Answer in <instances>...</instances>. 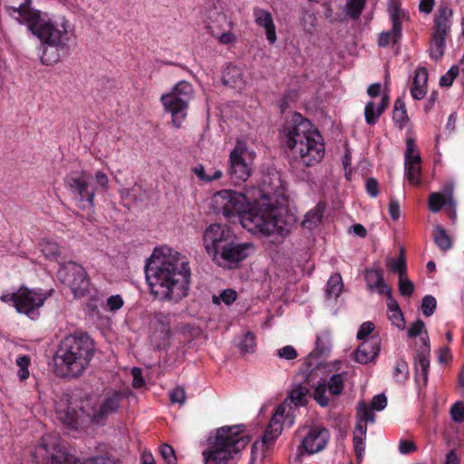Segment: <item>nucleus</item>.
Here are the masks:
<instances>
[{
	"mask_svg": "<svg viewBox=\"0 0 464 464\" xmlns=\"http://www.w3.org/2000/svg\"><path fill=\"white\" fill-rule=\"evenodd\" d=\"M399 31H396L394 24H392V30L388 32H382L380 34L378 44L382 47L387 46L390 43H397L401 36V25H399Z\"/></svg>",
	"mask_w": 464,
	"mask_h": 464,
	"instance_id": "e433bc0d",
	"label": "nucleus"
},
{
	"mask_svg": "<svg viewBox=\"0 0 464 464\" xmlns=\"http://www.w3.org/2000/svg\"><path fill=\"white\" fill-rule=\"evenodd\" d=\"M233 239L234 234L230 227L218 223L211 224L205 230L203 236L206 250L210 256H213Z\"/></svg>",
	"mask_w": 464,
	"mask_h": 464,
	"instance_id": "6ab92c4d",
	"label": "nucleus"
},
{
	"mask_svg": "<svg viewBox=\"0 0 464 464\" xmlns=\"http://www.w3.org/2000/svg\"><path fill=\"white\" fill-rule=\"evenodd\" d=\"M242 433L240 425L218 429L214 443L202 453L204 464H228L233 454L241 451L249 442V438Z\"/></svg>",
	"mask_w": 464,
	"mask_h": 464,
	"instance_id": "0eeeda50",
	"label": "nucleus"
},
{
	"mask_svg": "<svg viewBox=\"0 0 464 464\" xmlns=\"http://www.w3.org/2000/svg\"><path fill=\"white\" fill-rule=\"evenodd\" d=\"M30 2L31 0H25L18 7H9V14L20 24H27L28 29L42 43L54 47L57 51L67 50L75 37L73 26L69 20L63 15L51 18L42 16L39 12L30 8Z\"/></svg>",
	"mask_w": 464,
	"mask_h": 464,
	"instance_id": "7ed1b4c3",
	"label": "nucleus"
},
{
	"mask_svg": "<svg viewBox=\"0 0 464 464\" xmlns=\"http://www.w3.org/2000/svg\"><path fill=\"white\" fill-rule=\"evenodd\" d=\"M149 325L159 339L165 341L170 334L169 314L162 312H155L149 315Z\"/></svg>",
	"mask_w": 464,
	"mask_h": 464,
	"instance_id": "5701e85b",
	"label": "nucleus"
},
{
	"mask_svg": "<svg viewBox=\"0 0 464 464\" xmlns=\"http://www.w3.org/2000/svg\"><path fill=\"white\" fill-rule=\"evenodd\" d=\"M373 410L382 411L387 406V398L383 393L374 396L370 405Z\"/></svg>",
	"mask_w": 464,
	"mask_h": 464,
	"instance_id": "052dcab7",
	"label": "nucleus"
},
{
	"mask_svg": "<svg viewBox=\"0 0 464 464\" xmlns=\"http://www.w3.org/2000/svg\"><path fill=\"white\" fill-rule=\"evenodd\" d=\"M330 349L329 339L327 335L317 336L315 342V351L319 354H324Z\"/></svg>",
	"mask_w": 464,
	"mask_h": 464,
	"instance_id": "4d7b16f0",
	"label": "nucleus"
},
{
	"mask_svg": "<svg viewBox=\"0 0 464 464\" xmlns=\"http://www.w3.org/2000/svg\"><path fill=\"white\" fill-rule=\"evenodd\" d=\"M172 403H179L183 405L186 401V392L182 387H177L169 394Z\"/></svg>",
	"mask_w": 464,
	"mask_h": 464,
	"instance_id": "5fc2aeb1",
	"label": "nucleus"
},
{
	"mask_svg": "<svg viewBox=\"0 0 464 464\" xmlns=\"http://www.w3.org/2000/svg\"><path fill=\"white\" fill-rule=\"evenodd\" d=\"M428 70L419 67L415 71L411 93L413 99L421 100L427 93Z\"/></svg>",
	"mask_w": 464,
	"mask_h": 464,
	"instance_id": "a878e982",
	"label": "nucleus"
},
{
	"mask_svg": "<svg viewBox=\"0 0 464 464\" xmlns=\"http://www.w3.org/2000/svg\"><path fill=\"white\" fill-rule=\"evenodd\" d=\"M450 414L454 422L460 423L464 421V403L456 401L450 410Z\"/></svg>",
	"mask_w": 464,
	"mask_h": 464,
	"instance_id": "de8ad7c7",
	"label": "nucleus"
},
{
	"mask_svg": "<svg viewBox=\"0 0 464 464\" xmlns=\"http://www.w3.org/2000/svg\"><path fill=\"white\" fill-rule=\"evenodd\" d=\"M192 172L198 178L199 180L204 182H211L218 180L222 177V171L219 169H210L209 172H206L203 165L199 164L192 169Z\"/></svg>",
	"mask_w": 464,
	"mask_h": 464,
	"instance_id": "c9c22d12",
	"label": "nucleus"
},
{
	"mask_svg": "<svg viewBox=\"0 0 464 464\" xmlns=\"http://www.w3.org/2000/svg\"><path fill=\"white\" fill-rule=\"evenodd\" d=\"M346 375L347 373L343 372L333 374L327 382H317L314 391V401L322 407L328 406L330 401L326 395V391L333 396L341 395L344 388Z\"/></svg>",
	"mask_w": 464,
	"mask_h": 464,
	"instance_id": "aec40b11",
	"label": "nucleus"
},
{
	"mask_svg": "<svg viewBox=\"0 0 464 464\" xmlns=\"http://www.w3.org/2000/svg\"><path fill=\"white\" fill-rule=\"evenodd\" d=\"M325 210V205L323 202L316 204L314 208L310 209L304 218L302 226L304 228L312 230L322 222V218Z\"/></svg>",
	"mask_w": 464,
	"mask_h": 464,
	"instance_id": "c756f323",
	"label": "nucleus"
},
{
	"mask_svg": "<svg viewBox=\"0 0 464 464\" xmlns=\"http://www.w3.org/2000/svg\"><path fill=\"white\" fill-rule=\"evenodd\" d=\"M453 11L445 4L439 5L434 17V31L430 47V55L439 60L444 54L446 36L452 25Z\"/></svg>",
	"mask_w": 464,
	"mask_h": 464,
	"instance_id": "9b49d317",
	"label": "nucleus"
},
{
	"mask_svg": "<svg viewBox=\"0 0 464 464\" xmlns=\"http://www.w3.org/2000/svg\"><path fill=\"white\" fill-rule=\"evenodd\" d=\"M308 389L296 385L283 403L277 406L263 436L265 444H272L281 434L284 426L292 427L295 423V411L298 406L307 402Z\"/></svg>",
	"mask_w": 464,
	"mask_h": 464,
	"instance_id": "6e6552de",
	"label": "nucleus"
},
{
	"mask_svg": "<svg viewBox=\"0 0 464 464\" xmlns=\"http://www.w3.org/2000/svg\"><path fill=\"white\" fill-rule=\"evenodd\" d=\"M409 377V367L405 360L400 359L396 362L393 378L397 382H404Z\"/></svg>",
	"mask_w": 464,
	"mask_h": 464,
	"instance_id": "ea45409f",
	"label": "nucleus"
},
{
	"mask_svg": "<svg viewBox=\"0 0 464 464\" xmlns=\"http://www.w3.org/2000/svg\"><path fill=\"white\" fill-rule=\"evenodd\" d=\"M31 363V359L27 355L19 356L16 359V365L19 367L18 377L20 381H25L29 377L28 367Z\"/></svg>",
	"mask_w": 464,
	"mask_h": 464,
	"instance_id": "37998d69",
	"label": "nucleus"
},
{
	"mask_svg": "<svg viewBox=\"0 0 464 464\" xmlns=\"http://www.w3.org/2000/svg\"><path fill=\"white\" fill-rule=\"evenodd\" d=\"M366 0H348L346 4V12L349 16L357 19L364 7Z\"/></svg>",
	"mask_w": 464,
	"mask_h": 464,
	"instance_id": "79ce46f5",
	"label": "nucleus"
},
{
	"mask_svg": "<svg viewBox=\"0 0 464 464\" xmlns=\"http://www.w3.org/2000/svg\"><path fill=\"white\" fill-rule=\"evenodd\" d=\"M446 204H453L451 191H450L446 196L438 192H433L430 194L428 205L429 209L431 212H439Z\"/></svg>",
	"mask_w": 464,
	"mask_h": 464,
	"instance_id": "2f4dec72",
	"label": "nucleus"
},
{
	"mask_svg": "<svg viewBox=\"0 0 464 464\" xmlns=\"http://www.w3.org/2000/svg\"><path fill=\"white\" fill-rule=\"evenodd\" d=\"M204 22L207 30L218 44L228 45L237 42V35L233 32L234 24L220 8L214 5L208 9Z\"/></svg>",
	"mask_w": 464,
	"mask_h": 464,
	"instance_id": "9d476101",
	"label": "nucleus"
},
{
	"mask_svg": "<svg viewBox=\"0 0 464 464\" xmlns=\"http://www.w3.org/2000/svg\"><path fill=\"white\" fill-rule=\"evenodd\" d=\"M33 456L38 464H86L59 444L47 441L45 438L35 447Z\"/></svg>",
	"mask_w": 464,
	"mask_h": 464,
	"instance_id": "2eb2a0df",
	"label": "nucleus"
},
{
	"mask_svg": "<svg viewBox=\"0 0 464 464\" xmlns=\"http://www.w3.org/2000/svg\"><path fill=\"white\" fill-rule=\"evenodd\" d=\"M60 60L59 54L53 53L52 55L49 54L48 51L45 50L41 56V62L43 64L45 65H52L56 63Z\"/></svg>",
	"mask_w": 464,
	"mask_h": 464,
	"instance_id": "338daca9",
	"label": "nucleus"
},
{
	"mask_svg": "<svg viewBox=\"0 0 464 464\" xmlns=\"http://www.w3.org/2000/svg\"><path fill=\"white\" fill-rule=\"evenodd\" d=\"M193 96V87L187 81L179 82L169 93L160 97L166 111L172 117V124L179 129L187 117L188 103Z\"/></svg>",
	"mask_w": 464,
	"mask_h": 464,
	"instance_id": "1a4fd4ad",
	"label": "nucleus"
},
{
	"mask_svg": "<svg viewBox=\"0 0 464 464\" xmlns=\"http://www.w3.org/2000/svg\"><path fill=\"white\" fill-rule=\"evenodd\" d=\"M343 284L339 274L331 276L327 282L325 295L329 299H336L343 291Z\"/></svg>",
	"mask_w": 464,
	"mask_h": 464,
	"instance_id": "72a5a7b5",
	"label": "nucleus"
},
{
	"mask_svg": "<svg viewBox=\"0 0 464 464\" xmlns=\"http://www.w3.org/2000/svg\"><path fill=\"white\" fill-rule=\"evenodd\" d=\"M64 184L78 208L93 209L94 197L99 191L108 189L109 179L102 170L96 171L94 176L87 171L72 172L64 178Z\"/></svg>",
	"mask_w": 464,
	"mask_h": 464,
	"instance_id": "423d86ee",
	"label": "nucleus"
},
{
	"mask_svg": "<svg viewBox=\"0 0 464 464\" xmlns=\"http://www.w3.org/2000/svg\"><path fill=\"white\" fill-rule=\"evenodd\" d=\"M389 11H390L392 22V24H394L396 31L398 32L399 25H401V21H400L401 9H400L399 3L397 1L391 0V2L389 4Z\"/></svg>",
	"mask_w": 464,
	"mask_h": 464,
	"instance_id": "8fccbe9b",
	"label": "nucleus"
},
{
	"mask_svg": "<svg viewBox=\"0 0 464 464\" xmlns=\"http://www.w3.org/2000/svg\"><path fill=\"white\" fill-rule=\"evenodd\" d=\"M389 213L393 220H398L401 215L400 205L398 201L391 199L389 204Z\"/></svg>",
	"mask_w": 464,
	"mask_h": 464,
	"instance_id": "774afa93",
	"label": "nucleus"
},
{
	"mask_svg": "<svg viewBox=\"0 0 464 464\" xmlns=\"http://www.w3.org/2000/svg\"><path fill=\"white\" fill-rule=\"evenodd\" d=\"M399 291L404 296H411L414 291L413 283L407 278L406 275L399 277Z\"/></svg>",
	"mask_w": 464,
	"mask_h": 464,
	"instance_id": "3c124183",
	"label": "nucleus"
},
{
	"mask_svg": "<svg viewBox=\"0 0 464 464\" xmlns=\"http://www.w3.org/2000/svg\"><path fill=\"white\" fill-rule=\"evenodd\" d=\"M298 432L302 435V440L298 454L295 458L296 462L304 453L312 455L324 450L330 439L329 430L322 425L303 426L299 428Z\"/></svg>",
	"mask_w": 464,
	"mask_h": 464,
	"instance_id": "ddd939ff",
	"label": "nucleus"
},
{
	"mask_svg": "<svg viewBox=\"0 0 464 464\" xmlns=\"http://www.w3.org/2000/svg\"><path fill=\"white\" fill-rule=\"evenodd\" d=\"M380 353V342L372 338L362 342L354 353V360L362 364H366L374 360Z\"/></svg>",
	"mask_w": 464,
	"mask_h": 464,
	"instance_id": "b1692460",
	"label": "nucleus"
},
{
	"mask_svg": "<svg viewBox=\"0 0 464 464\" xmlns=\"http://www.w3.org/2000/svg\"><path fill=\"white\" fill-rule=\"evenodd\" d=\"M160 452L167 464H177V457L172 447L163 444L160 449Z\"/></svg>",
	"mask_w": 464,
	"mask_h": 464,
	"instance_id": "603ef678",
	"label": "nucleus"
},
{
	"mask_svg": "<svg viewBox=\"0 0 464 464\" xmlns=\"http://www.w3.org/2000/svg\"><path fill=\"white\" fill-rule=\"evenodd\" d=\"M42 253L47 258H56L60 256V246L58 244L51 239H43L39 243Z\"/></svg>",
	"mask_w": 464,
	"mask_h": 464,
	"instance_id": "4c0bfd02",
	"label": "nucleus"
},
{
	"mask_svg": "<svg viewBox=\"0 0 464 464\" xmlns=\"http://www.w3.org/2000/svg\"><path fill=\"white\" fill-rule=\"evenodd\" d=\"M131 375L133 377L132 386L134 388H140L144 385V379L142 377V372L140 368L134 367L131 370Z\"/></svg>",
	"mask_w": 464,
	"mask_h": 464,
	"instance_id": "0e129e2a",
	"label": "nucleus"
},
{
	"mask_svg": "<svg viewBox=\"0 0 464 464\" xmlns=\"http://www.w3.org/2000/svg\"><path fill=\"white\" fill-rule=\"evenodd\" d=\"M150 292L163 301L179 302L188 293L191 271L186 256L177 251H154L145 266Z\"/></svg>",
	"mask_w": 464,
	"mask_h": 464,
	"instance_id": "f03ea898",
	"label": "nucleus"
},
{
	"mask_svg": "<svg viewBox=\"0 0 464 464\" xmlns=\"http://www.w3.org/2000/svg\"><path fill=\"white\" fill-rule=\"evenodd\" d=\"M389 268L397 273L399 277L406 275V260L403 256V252H401V256L398 258H391L387 262Z\"/></svg>",
	"mask_w": 464,
	"mask_h": 464,
	"instance_id": "58836bf2",
	"label": "nucleus"
},
{
	"mask_svg": "<svg viewBox=\"0 0 464 464\" xmlns=\"http://www.w3.org/2000/svg\"><path fill=\"white\" fill-rule=\"evenodd\" d=\"M58 277L62 283L71 288L74 297L81 298L85 295L89 286V280L84 268L75 263L68 262L61 266Z\"/></svg>",
	"mask_w": 464,
	"mask_h": 464,
	"instance_id": "f3484780",
	"label": "nucleus"
},
{
	"mask_svg": "<svg viewBox=\"0 0 464 464\" xmlns=\"http://www.w3.org/2000/svg\"><path fill=\"white\" fill-rule=\"evenodd\" d=\"M252 154L248 151L247 146L244 141L237 140L234 149L230 151L228 160L227 173L230 179L235 184L245 182L251 175Z\"/></svg>",
	"mask_w": 464,
	"mask_h": 464,
	"instance_id": "4468645a",
	"label": "nucleus"
},
{
	"mask_svg": "<svg viewBox=\"0 0 464 464\" xmlns=\"http://www.w3.org/2000/svg\"><path fill=\"white\" fill-rule=\"evenodd\" d=\"M239 348L244 353H253L256 348V337L251 332H247L239 343Z\"/></svg>",
	"mask_w": 464,
	"mask_h": 464,
	"instance_id": "a18cd8bd",
	"label": "nucleus"
},
{
	"mask_svg": "<svg viewBox=\"0 0 464 464\" xmlns=\"http://www.w3.org/2000/svg\"><path fill=\"white\" fill-rule=\"evenodd\" d=\"M437 307L436 299L432 295H425L421 302V311L425 316H430L434 314Z\"/></svg>",
	"mask_w": 464,
	"mask_h": 464,
	"instance_id": "c03bdc74",
	"label": "nucleus"
},
{
	"mask_svg": "<svg viewBox=\"0 0 464 464\" xmlns=\"http://www.w3.org/2000/svg\"><path fill=\"white\" fill-rule=\"evenodd\" d=\"M123 399V392L111 391L104 395V398L100 403H92L91 401L87 400L85 404L82 405L81 411L89 418L91 422L102 424L110 414L118 411Z\"/></svg>",
	"mask_w": 464,
	"mask_h": 464,
	"instance_id": "f8f14e48",
	"label": "nucleus"
},
{
	"mask_svg": "<svg viewBox=\"0 0 464 464\" xmlns=\"http://www.w3.org/2000/svg\"><path fill=\"white\" fill-rule=\"evenodd\" d=\"M372 408L368 406L365 402L361 401L357 407V418L361 420V421L364 422H374L375 415L372 412Z\"/></svg>",
	"mask_w": 464,
	"mask_h": 464,
	"instance_id": "a19ab883",
	"label": "nucleus"
},
{
	"mask_svg": "<svg viewBox=\"0 0 464 464\" xmlns=\"http://www.w3.org/2000/svg\"><path fill=\"white\" fill-rule=\"evenodd\" d=\"M433 239L436 246L442 251H447L452 246V240L450 237L440 225L435 227Z\"/></svg>",
	"mask_w": 464,
	"mask_h": 464,
	"instance_id": "f704fd0d",
	"label": "nucleus"
},
{
	"mask_svg": "<svg viewBox=\"0 0 464 464\" xmlns=\"http://www.w3.org/2000/svg\"><path fill=\"white\" fill-rule=\"evenodd\" d=\"M364 277L368 288L377 290L380 295H383L390 287L385 284L382 271L378 269H367Z\"/></svg>",
	"mask_w": 464,
	"mask_h": 464,
	"instance_id": "7c9ffc66",
	"label": "nucleus"
},
{
	"mask_svg": "<svg viewBox=\"0 0 464 464\" xmlns=\"http://www.w3.org/2000/svg\"><path fill=\"white\" fill-rule=\"evenodd\" d=\"M365 187H366V190H367L368 194L371 197H372V198L377 197V195L379 194V189H378L379 184L375 179H373V178L367 179Z\"/></svg>",
	"mask_w": 464,
	"mask_h": 464,
	"instance_id": "e2e57ef3",
	"label": "nucleus"
},
{
	"mask_svg": "<svg viewBox=\"0 0 464 464\" xmlns=\"http://www.w3.org/2000/svg\"><path fill=\"white\" fill-rule=\"evenodd\" d=\"M223 82L233 89L242 90L246 81L242 70L236 65H229L223 72Z\"/></svg>",
	"mask_w": 464,
	"mask_h": 464,
	"instance_id": "bb28decb",
	"label": "nucleus"
},
{
	"mask_svg": "<svg viewBox=\"0 0 464 464\" xmlns=\"http://www.w3.org/2000/svg\"><path fill=\"white\" fill-rule=\"evenodd\" d=\"M94 343L83 333H75L64 337L54 355V365L58 374L78 377L82 374L94 354Z\"/></svg>",
	"mask_w": 464,
	"mask_h": 464,
	"instance_id": "39448f33",
	"label": "nucleus"
},
{
	"mask_svg": "<svg viewBox=\"0 0 464 464\" xmlns=\"http://www.w3.org/2000/svg\"><path fill=\"white\" fill-rule=\"evenodd\" d=\"M421 341L423 343V346L417 353L415 357V373L416 376L421 372L423 376V381L427 382L429 368H430V341L429 337L426 334V337H422Z\"/></svg>",
	"mask_w": 464,
	"mask_h": 464,
	"instance_id": "393cba45",
	"label": "nucleus"
},
{
	"mask_svg": "<svg viewBox=\"0 0 464 464\" xmlns=\"http://www.w3.org/2000/svg\"><path fill=\"white\" fill-rule=\"evenodd\" d=\"M255 17L256 24L265 28L268 42L275 44L276 41V33L270 13L265 10H257L255 12Z\"/></svg>",
	"mask_w": 464,
	"mask_h": 464,
	"instance_id": "c85d7f7f",
	"label": "nucleus"
},
{
	"mask_svg": "<svg viewBox=\"0 0 464 464\" xmlns=\"http://www.w3.org/2000/svg\"><path fill=\"white\" fill-rule=\"evenodd\" d=\"M420 162L421 159L415 140L412 138H408L406 140L404 166L405 176L411 185H419L420 183Z\"/></svg>",
	"mask_w": 464,
	"mask_h": 464,
	"instance_id": "412c9836",
	"label": "nucleus"
},
{
	"mask_svg": "<svg viewBox=\"0 0 464 464\" xmlns=\"http://www.w3.org/2000/svg\"><path fill=\"white\" fill-rule=\"evenodd\" d=\"M237 294L233 289H226L224 290L220 295L218 297L213 295V303L218 304L220 301L225 303L226 304H231L236 301Z\"/></svg>",
	"mask_w": 464,
	"mask_h": 464,
	"instance_id": "49530a36",
	"label": "nucleus"
},
{
	"mask_svg": "<svg viewBox=\"0 0 464 464\" xmlns=\"http://www.w3.org/2000/svg\"><path fill=\"white\" fill-rule=\"evenodd\" d=\"M211 205L215 213L232 222L238 220L253 234L278 235L283 239L291 229V223L281 215L282 209L274 206L265 194L250 204L244 194L223 189L213 195Z\"/></svg>",
	"mask_w": 464,
	"mask_h": 464,
	"instance_id": "f257e3e1",
	"label": "nucleus"
},
{
	"mask_svg": "<svg viewBox=\"0 0 464 464\" xmlns=\"http://www.w3.org/2000/svg\"><path fill=\"white\" fill-rule=\"evenodd\" d=\"M392 120L399 128L404 127L409 121L405 103L401 98H398L394 102Z\"/></svg>",
	"mask_w": 464,
	"mask_h": 464,
	"instance_id": "473e14b6",
	"label": "nucleus"
},
{
	"mask_svg": "<svg viewBox=\"0 0 464 464\" xmlns=\"http://www.w3.org/2000/svg\"><path fill=\"white\" fill-rule=\"evenodd\" d=\"M364 440L365 437L359 436V434L353 435V448L356 453L357 459H361L364 452Z\"/></svg>",
	"mask_w": 464,
	"mask_h": 464,
	"instance_id": "bf43d9fd",
	"label": "nucleus"
},
{
	"mask_svg": "<svg viewBox=\"0 0 464 464\" xmlns=\"http://www.w3.org/2000/svg\"><path fill=\"white\" fill-rule=\"evenodd\" d=\"M286 146L307 166L319 163L324 156V143L314 124L302 114L295 112L283 128Z\"/></svg>",
	"mask_w": 464,
	"mask_h": 464,
	"instance_id": "20e7f679",
	"label": "nucleus"
},
{
	"mask_svg": "<svg viewBox=\"0 0 464 464\" xmlns=\"http://www.w3.org/2000/svg\"><path fill=\"white\" fill-rule=\"evenodd\" d=\"M55 414L63 424L72 429L78 428L80 414L76 408L72 406L67 394L62 395L55 401Z\"/></svg>",
	"mask_w": 464,
	"mask_h": 464,
	"instance_id": "4be33fe9",
	"label": "nucleus"
},
{
	"mask_svg": "<svg viewBox=\"0 0 464 464\" xmlns=\"http://www.w3.org/2000/svg\"><path fill=\"white\" fill-rule=\"evenodd\" d=\"M374 330V324L372 322H364L361 324L358 333L357 338L359 340L364 339Z\"/></svg>",
	"mask_w": 464,
	"mask_h": 464,
	"instance_id": "680f3d73",
	"label": "nucleus"
},
{
	"mask_svg": "<svg viewBox=\"0 0 464 464\" xmlns=\"http://www.w3.org/2000/svg\"><path fill=\"white\" fill-rule=\"evenodd\" d=\"M251 248H253L252 244L235 243L233 239L227 245H224V247L215 253L212 257L219 266L234 269L248 256Z\"/></svg>",
	"mask_w": 464,
	"mask_h": 464,
	"instance_id": "a211bd4d",
	"label": "nucleus"
},
{
	"mask_svg": "<svg viewBox=\"0 0 464 464\" xmlns=\"http://www.w3.org/2000/svg\"><path fill=\"white\" fill-rule=\"evenodd\" d=\"M388 317L392 324L400 330H403L405 328V319L401 309H395L388 312Z\"/></svg>",
	"mask_w": 464,
	"mask_h": 464,
	"instance_id": "09e8293b",
	"label": "nucleus"
},
{
	"mask_svg": "<svg viewBox=\"0 0 464 464\" xmlns=\"http://www.w3.org/2000/svg\"><path fill=\"white\" fill-rule=\"evenodd\" d=\"M383 295H385L387 297L388 312H391L392 310H395V309L396 310L401 309L398 302L393 298L391 287L387 288L384 291Z\"/></svg>",
	"mask_w": 464,
	"mask_h": 464,
	"instance_id": "69168bd1",
	"label": "nucleus"
},
{
	"mask_svg": "<svg viewBox=\"0 0 464 464\" xmlns=\"http://www.w3.org/2000/svg\"><path fill=\"white\" fill-rule=\"evenodd\" d=\"M123 299L121 295H111L107 299L106 306L109 311L115 312L123 306Z\"/></svg>",
	"mask_w": 464,
	"mask_h": 464,
	"instance_id": "6e6d98bb",
	"label": "nucleus"
},
{
	"mask_svg": "<svg viewBox=\"0 0 464 464\" xmlns=\"http://www.w3.org/2000/svg\"><path fill=\"white\" fill-rule=\"evenodd\" d=\"M276 354L279 358L289 361L295 359L298 355L296 350L291 345H286L277 350Z\"/></svg>",
	"mask_w": 464,
	"mask_h": 464,
	"instance_id": "864d4df0",
	"label": "nucleus"
},
{
	"mask_svg": "<svg viewBox=\"0 0 464 464\" xmlns=\"http://www.w3.org/2000/svg\"><path fill=\"white\" fill-rule=\"evenodd\" d=\"M425 329V324L422 320H416L408 329V336L410 338L417 337Z\"/></svg>",
	"mask_w": 464,
	"mask_h": 464,
	"instance_id": "13d9d810",
	"label": "nucleus"
},
{
	"mask_svg": "<svg viewBox=\"0 0 464 464\" xmlns=\"http://www.w3.org/2000/svg\"><path fill=\"white\" fill-rule=\"evenodd\" d=\"M388 106L389 97L387 95L382 96V101L377 107L373 102H367L364 108L366 123L369 125H374Z\"/></svg>",
	"mask_w": 464,
	"mask_h": 464,
	"instance_id": "cd10ccee",
	"label": "nucleus"
},
{
	"mask_svg": "<svg viewBox=\"0 0 464 464\" xmlns=\"http://www.w3.org/2000/svg\"><path fill=\"white\" fill-rule=\"evenodd\" d=\"M53 289L46 293L41 290L20 287L16 293L11 294V299L17 312L24 314L31 318H34L37 310L43 306L45 300L51 296Z\"/></svg>",
	"mask_w": 464,
	"mask_h": 464,
	"instance_id": "dca6fc26",
	"label": "nucleus"
}]
</instances>
